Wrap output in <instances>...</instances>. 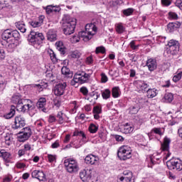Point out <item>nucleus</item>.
<instances>
[{
    "instance_id": "obj_7",
    "label": "nucleus",
    "mask_w": 182,
    "mask_h": 182,
    "mask_svg": "<svg viewBox=\"0 0 182 182\" xmlns=\"http://www.w3.org/2000/svg\"><path fill=\"white\" fill-rule=\"evenodd\" d=\"M16 107L18 112H22L23 113L28 112V114L31 117L35 114V113H36V110L35 109V105H31L29 104L23 105V102H22L21 104L18 105Z\"/></svg>"
},
{
    "instance_id": "obj_48",
    "label": "nucleus",
    "mask_w": 182,
    "mask_h": 182,
    "mask_svg": "<svg viewBox=\"0 0 182 182\" xmlns=\"http://www.w3.org/2000/svg\"><path fill=\"white\" fill-rule=\"evenodd\" d=\"M43 9H45L48 15H50V14H53V5H48L46 7H43Z\"/></svg>"
},
{
    "instance_id": "obj_63",
    "label": "nucleus",
    "mask_w": 182,
    "mask_h": 182,
    "mask_svg": "<svg viewBox=\"0 0 182 182\" xmlns=\"http://www.w3.org/2000/svg\"><path fill=\"white\" fill-rule=\"evenodd\" d=\"M60 144H59V141H55L54 143L52 144L51 147L52 149H58Z\"/></svg>"
},
{
    "instance_id": "obj_9",
    "label": "nucleus",
    "mask_w": 182,
    "mask_h": 182,
    "mask_svg": "<svg viewBox=\"0 0 182 182\" xmlns=\"http://www.w3.org/2000/svg\"><path fill=\"white\" fill-rule=\"evenodd\" d=\"M26 126V119L22 115H17L14 118V122L12 125L14 130H18V129H22Z\"/></svg>"
},
{
    "instance_id": "obj_51",
    "label": "nucleus",
    "mask_w": 182,
    "mask_h": 182,
    "mask_svg": "<svg viewBox=\"0 0 182 182\" xmlns=\"http://www.w3.org/2000/svg\"><path fill=\"white\" fill-rule=\"evenodd\" d=\"M57 117L58 119V122L60 124L63 123V113L62 112H59L57 114Z\"/></svg>"
},
{
    "instance_id": "obj_62",
    "label": "nucleus",
    "mask_w": 182,
    "mask_h": 182,
    "mask_svg": "<svg viewBox=\"0 0 182 182\" xmlns=\"http://www.w3.org/2000/svg\"><path fill=\"white\" fill-rule=\"evenodd\" d=\"M114 139L117 141H123L124 140V138L120 135H114Z\"/></svg>"
},
{
    "instance_id": "obj_35",
    "label": "nucleus",
    "mask_w": 182,
    "mask_h": 182,
    "mask_svg": "<svg viewBox=\"0 0 182 182\" xmlns=\"http://www.w3.org/2000/svg\"><path fill=\"white\" fill-rule=\"evenodd\" d=\"M14 38V39L13 41H16V42H18L21 38V34H19V31L17 30H15L14 31H11V38Z\"/></svg>"
},
{
    "instance_id": "obj_38",
    "label": "nucleus",
    "mask_w": 182,
    "mask_h": 182,
    "mask_svg": "<svg viewBox=\"0 0 182 182\" xmlns=\"http://www.w3.org/2000/svg\"><path fill=\"white\" fill-rule=\"evenodd\" d=\"M73 136H80L82 137L83 141H86V134H85V132H83L82 131H75V132H74Z\"/></svg>"
},
{
    "instance_id": "obj_19",
    "label": "nucleus",
    "mask_w": 182,
    "mask_h": 182,
    "mask_svg": "<svg viewBox=\"0 0 182 182\" xmlns=\"http://www.w3.org/2000/svg\"><path fill=\"white\" fill-rule=\"evenodd\" d=\"M146 66L150 72H153V70L157 69V63L156 60L150 58L146 61Z\"/></svg>"
},
{
    "instance_id": "obj_24",
    "label": "nucleus",
    "mask_w": 182,
    "mask_h": 182,
    "mask_svg": "<svg viewBox=\"0 0 182 182\" xmlns=\"http://www.w3.org/2000/svg\"><path fill=\"white\" fill-rule=\"evenodd\" d=\"M139 110H140V106L137 104L131 106L128 109L129 114H137V113H139Z\"/></svg>"
},
{
    "instance_id": "obj_17",
    "label": "nucleus",
    "mask_w": 182,
    "mask_h": 182,
    "mask_svg": "<svg viewBox=\"0 0 182 182\" xmlns=\"http://www.w3.org/2000/svg\"><path fill=\"white\" fill-rule=\"evenodd\" d=\"M47 39L50 41V42H55L56 39H58V35L56 34V31L53 29H50L47 32Z\"/></svg>"
},
{
    "instance_id": "obj_41",
    "label": "nucleus",
    "mask_w": 182,
    "mask_h": 182,
    "mask_svg": "<svg viewBox=\"0 0 182 182\" xmlns=\"http://www.w3.org/2000/svg\"><path fill=\"white\" fill-rule=\"evenodd\" d=\"M119 87H115L112 88V95L113 97H119L120 96V94H119Z\"/></svg>"
},
{
    "instance_id": "obj_47",
    "label": "nucleus",
    "mask_w": 182,
    "mask_h": 182,
    "mask_svg": "<svg viewBox=\"0 0 182 182\" xmlns=\"http://www.w3.org/2000/svg\"><path fill=\"white\" fill-rule=\"evenodd\" d=\"M95 53H106V48L103 46L97 47L95 50Z\"/></svg>"
},
{
    "instance_id": "obj_20",
    "label": "nucleus",
    "mask_w": 182,
    "mask_h": 182,
    "mask_svg": "<svg viewBox=\"0 0 182 182\" xmlns=\"http://www.w3.org/2000/svg\"><path fill=\"white\" fill-rule=\"evenodd\" d=\"M1 38L3 40L6 41V42L12 40V31H11V30L4 31L1 34Z\"/></svg>"
},
{
    "instance_id": "obj_22",
    "label": "nucleus",
    "mask_w": 182,
    "mask_h": 182,
    "mask_svg": "<svg viewBox=\"0 0 182 182\" xmlns=\"http://www.w3.org/2000/svg\"><path fill=\"white\" fill-rule=\"evenodd\" d=\"M62 75H64L65 77L72 78L73 76V73L70 72V70L66 66H63L61 69Z\"/></svg>"
},
{
    "instance_id": "obj_64",
    "label": "nucleus",
    "mask_w": 182,
    "mask_h": 182,
    "mask_svg": "<svg viewBox=\"0 0 182 182\" xmlns=\"http://www.w3.org/2000/svg\"><path fill=\"white\" fill-rule=\"evenodd\" d=\"M130 47L133 49V50H136V49L138 48V46L135 45L134 41H132L130 43Z\"/></svg>"
},
{
    "instance_id": "obj_5",
    "label": "nucleus",
    "mask_w": 182,
    "mask_h": 182,
    "mask_svg": "<svg viewBox=\"0 0 182 182\" xmlns=\"http://www.w3.org/2000/svg\"><path fill=\"white\" fill-rule=\"evenodd\" d=\"M45 40V36L42 33H38L34 31H31L28 35V41L30 42L31 45H39V41L42 42V41Z\"/></svg>"
},
{
    "instance_id": "obj_58",
    "label": "nucleus",
    "mask_w": 182,
    "mask_h": 182,
    "mask_svg": "<svg viewBox=\"0 0 182 182\" xmlns=\"http://www.w3.org/2000/svg\"><path fill=\"white\" fill-rule=\"evenodd\" d=\"M180 79H181V75H180V73H178L177 75L173 76V81L175 82V83H177V82H178Z\"/></svg>"
},
{
    "instance_id": "obj_27",
    "label": "nucleus",
    "mask_w": 182,
    "mask_h": 182,
    "mask_svg": "<svg viewBox=\"0 0 182 182\" xmlns=\"http://www.w3.org/2000/svg\"><path fill=\"white\" fill-rule=\"evenodd\" d=\"M11 102H13L15 105H21L22 102V98H21V95L19 94H16L13 95L11 98Z\"/></svg>"
},
{
    "instance_id": "obj_30",
    "label": "nucleus",
    "mask_w": 182,
    "mask_h": 182,
    "mask_svg": "<svg viewBox=\"0 0 182 182\" xmlns=\"http://www.w3.org/2000/svg\"><path fill=\"white\" fill-rule=\"evenodd\" d=\"M132 132H133V127L129 125V124H126L122 127V133L129 134V133H132Z\"/></svg>"
},
{
    "instance_id": "obj_16",
    "label": "nucleus",
    "mask_w": 182,
    "mask_h": 182,
    "mask_svg": "<svg viewBox=\"0 0 182 182\" xmlns=\"http://www.w3.org/2000/svg\"><path fill=\"white\" fill-rule=\"evenodd\" d=\"M180 26H181V23L178 21L175 23H169L167 25V31L168 32H174V31H177Z\"/></svg>"
},
{
    "instance_id": "obj_57",
    "label": "nucleus",
    "mask_w": 182,
    "mask_h": 182,
    "mask_svg": "<svg viewBox=\"0 0 182 182\" xmlns=\"http://www.w3.org/2000/svg\"><path fill=\"white\" fill-rule=\"evenodd\" d=\"M39 173H41V171L35 170L32 172L31 176L33 177V178H38Z\"/></svg>"
},
{
    "instance_id": "obj_32",
    "label": "nucleus",
    "mask_w": 182,
    "mask_h": 182,
    "mask_svg": "<svg viewBox=\"0 0 182 182\" xmlns=\"http://www.w3.org/2000/svg\"><path fill=\"white\" fill-rule=\"evenodd\" d=\"M136 86L141 90H146V89H147V87H149V85L147 83H146V82H144V81H138L136 82Z\"/></svg>"
},
{
    "instance_id": "obj_44",
    "label": "nucleus",
    "mask_w": 182,
    "mask_h": 182,
    "mask_svg": "<svg viewBox=\"0 0 182 182\" xmlns=\"http://www.w3.org/2000/svg\"><path fill=\"white\" fill-rule=\"evenodd\" d=\"M99 129V127L97 126H95V124H91L89 127V131L91 133H96L97 130Z\"/></svg>"
},
{
    "instance_id": "obj_42",
    "label": "nucleus",
    "mask_w": 182,
    "mask_h": 182,
    "mask_svg": "<svg viewBox=\"0 0 182 182\" xmlns=\"http://www.w3.org/2000/svg\"><path fill=\"white\" fill-rule=\"evenodd\" d=\"M116 31L117 33H123V32H124V27L122 23H118L116 25Z\"/></svg>"
},
{
    "instance_id": "obj_54",
    "label": "nucleus",
    "mask_w": 182,
    "mask_h": 182,
    "mask_svg": "<svg viewBox=\"0 0 182 182\" xmlns=\"http://www.w3.org/2000/svg\"><path fill=\"white\" fill-rule=\"evenodd\" d=\"M60 6L53 5V14H58V12H60Z\"/></svg>"
},
{
    "instance_id": "obj_45",
    "label": "nucleus",
    "mask_w": 182,
    "mask_h": 182,
    "mask_svg": "<svg viewBox=\"0 0 182 182\" xmlns=\"http://www.w3.org/2000/svg\"><path fill=\"white\" fill-rule=\"evenodd\" d=\"M133 12H134V10L133 9H130V8L123 10V14L126 16H130V15H132V14H133Z\"/></svg>"
},
{
    "instance_id": "obj_33",
    "label": "nucleus",
    "mask_w": 182,
    "mask_h": 182,
    "mask_svg": "<svg viewBox=\"0 0 182 182\" xmlns=\"http://www.w3.org/2000/svg\"><path fill=\"white\" fill-rule=\"evenodd\" d=\"M55 45L57 46L58 50H59L62 55H65V48H63V43L62 41H58L55 43Z\"/></svg>"
},
{
    "instance_id": "obj_59",
    "label": "nucleus",
    "mask_w": 182,
    "mask_h": 182,
    "mask_svg": "<svg viewBox=\"0 0 182 182\" xmlns=\"http://www.w3.org/2000/svg\"><path fill=\"white\" fill-rule=\"evenodd\" d=\"M31 25L33 26V28H38L41 26V23L40 21H31Z\"/></svg>"
},
{
    "instance_id": "obj_29",
    "label": "nucleus",
    "mask_w": 182,
    "mask_h": 182,
    "mask_svg": "<svg viewBox=\"0 0 182 182\" xmlns=\"http://www.w3.org/2000/svg\"><path fill=\"white\" fill-rule=\"evenodd\" d=\"M48 53L53 63H58L59 59H58V57H56V54L55 53V52H53L52 49H50L48 51Z\"/></svg>"
},
{
    "instance_id": "obj_56",
    "label": "nucleus",
    "mask_w": 182,
    "mask_h": 182,
    "mask_svg": "<svg viewBox=\"0 0 182 182\" xmlns=\"http://www.w3.org/2000/svg\"><path fill=\"white\" fill-rule=\"evenodd\" d=\"M171 1L172 0H161V4L164 5V6H170V5H171Z\"/></svg>"
},
{
    "instance_id": "obj_43",
    "label": "nucleus",
    "mask_w": 182,
    "mask_h": 182,
    "mask_svg": "<svg viewBox=\"0 0 182 182\" xmlns=\"http://www.w3.org/2000/svg\"><path fill=\"white\" fill-rule=\"evenodd\" d=\"M38 180L40 181H46V175L43 173V171H40L38 176H37Z\"/></svg>"
},
{
    "instance_id": "obj_53",
    "label": "nucleus",
    "mask_w": 182,
    "mask_h": 182,
    "mask_svg": "<svg viewBox=\"0 0 182 182\" xmlns=\"http://www.w3.org/2000/svg\"><path fill=\"white\" fill-rule=\"evenodd\" d=\"M48 159L50 163H53V161H56V156L55 155L48 154Z\"/></svg>"
},
{
    "instance_id": "obj_55",
    "label": "nucleus",
    "mask_w": 182,
    "mask_h": 182,
    "mask_svg": "<svg viewBox=\"0 0 182 182\" xmlns=\"http://www.w3.org/2000/svg\"><path fill=\"white\" fill-rule=\"evenodd\" d=\"M107 80H109V79L107 78V76L106 75V74L102 73L101 74V82L102 83H106V82H107Z\"/></svg>"
},
{
    "instance_id": "obj_34",
    "label": "nucleus",
    "mask_w": 182,
    "mask_h": 182,
    "mask_svg": "<svg viewBox=\"0 0 182 182\" xmlns=\"http://www.w3.org/2000/svg\"><path fill=\"white\" fill-rule=\"evenodd\" d=\"M111 95H112V92L109 89H106L102 92V98L105 99V100H107V99H110Z\"/></svg>"
},
{
    "instance_id": "obj_60",
    "label": "nucleus",
    "mask_w": 182,
    "mask_h": 182,
    "mask_svg": "<svg viewBox=\"0 0 182 182\" xmlns=\"http://www.w3.org/2000/svg\"><path fill=\"white\" fill-rule=\"evenodd\" d=\"M93 113L94 114H100V113H102V109H100V107H95L94 108H93Z\"/></svg>"
},
{
    "instance_id": "obj_13",
    "label": "nucleus",
    "mask_w": 182,
    "mask_h": 182,
    "mask_svg": "<svg viewBox=\"0 0 182 182\" xmlns=\"http://www.w3.org/2000/svg\"><path fill=\"white\" fill-rule=\"evenodd\" d=\"M124 176L119 178V182H134L133 181V173L129 170L124 171Z\"/></svg>"
},
{
    "instance_id": "obj_1",
    "label": "nucleus",
    "mask_w": 182,
    "mask_h": 182,
    "mask_svg": "<svg viewBox=\"0 0 182 182\" xmlns=\"http://www.w3.org/2000/svg\"><path fill=\"white\" fill-rule=\"evenodd\" d=\"M76 28V18L65 15L63 18L62 29L65 35H72Z\"/></svg>"
},
{
    "instance_id": "obj_21",
    "label": "nucleus",
    "mask_w": 182,
    "mask_h": 182,
    "mask_svg": "<svg viewBox=\"0 0 182 182\" xmlns=\"http://www.w3.org/2000/svg\"><path fill=\"white\" fill-rule=\"evenodd\" d=\"M171 140L169 138L165 137L164 139V143L161 144V149L163 151H168L170 149Z\"/></svg>"
},
{
    "instance_id": "obj_12",
    "label": "nucleus",
    "mask_w": 182,
    "mask_h": 182,
    "mask_svg": "<svg viewBox=\"0 0 182 182\" xmlns=\"http://www.w3.org/2000/svg\"><path fill=\"white\" fill-rule=\"evenodd\" d=\"M80 178L83 182H90L92 179V171L89 169H82L80 172Z\"/></svg>"
},
{
    "instance_id": "obj_11",
    "label": "nucleus",
    "mask_w": 182,
    "mask_h": 182,
    "mask_svg": "<svg viewBox=\"0 0 182 182\" xmlns=\"http://www.w3.org/2000/svg\"><path fill=\"white\" fill-rule=\"evenodd\" d=\"M68 85L66 82L59 83L55 85L53 89V93L55 96H63L65 94V90H66V87Z\"/></svg>"
},
{
    "instance_id": "obj_3",
    "label": "nucleus",
    "mask_w": 182,
    "mask_h": 182,
    "mask_svg": "<svg viewBox=\"0 0 182 182\" xmlns=\"http://www.w3.org/2000/svg\"><path fill=\"white\" fill-rule=\"evenodd\" d=\"M64 166L66 171L70 174H75L79 171L77 161L73 159H67L64 161Z\"/></svg>"
},
{
    "instance_id": "obj_15",
    "label": "nucleus",
    "mask_w": 182,
    "mask_h": 182,
    "mask_svg": "<svg viewBox=\"0 0 182 182\" xmlns=\"http://www.w3.org/2000/svg\"><path fill=\"white\" fill-rule=\"evenodd\" d=\"M97 160H99V158H97L96 156H94L93 154L87 155L84 159L86 164H91V166L95 164Z\"/></svg>"
},
{
    "instance_id": "obj_26",
    "label": "nucleus",
    "mask_w": 182,
    "mask_h": 182,
    "mask_svg": "<svg viewBox=\"0 0 182 182\" xmlns=\"http://www.w3.org/2000/svg\"><path fill=\"white\" fill-rule=\"evenodd\" d=\"M31 136H29L27 134H24L23 132H20L18 133V140L20 141V143H23L24 141H26L28 139H29Z\"/></svg>"
},
{
    "instance_id": "obj_14",
    "label": "nucleus",
    "mask_w": 182,
    "mask_h": 182,
    "mask_svg": "<svg viewBox=\"0 0 182 182\" xmlns=\"http://www.w3.org/2000/svg\"><path fill=\"white\" fill-rule=\"evenodd\" d=\"M0 157L5 161L6 166H9L8 163H11V154L9 152L6 151L5 149L0 150Z\"/></svg>"
},
{
    "instance_id": "obj_37",
    "label": "nucleus",
    "mask_w": 182,
    "mask_h": 182,
    "mask_svg": "<svg viewBox=\"0 0 182 182\" xmlns=\"http://www.w3.org/2000/svg\"><path fill=\"white\" fill-rule=\"evenodd\" d=\"M174 99V96L171 93H167L164 95V100L167 103H171Z\"/></svg>"
},
{
    "instance_id": "obj_25",
    "label": "nucleus",
    "mask_w": 182,
    "mask_h": 182,
    "mask_svg": "<svg viewBox=\"0 0 182 182\" xmlns=\"http://www.w3.org/2000/svg\"><path fill=\"white\" fill-rule=\"evenodd\" d=\"M146 96L149 99H153V97H156L157 96V90L155 88H149L146 91Z\"/></svg>"
},
{
    "instance_id": "obj_40",
    "label": "nucleus",
    "mask_w": 182,
    "mask_h": 182,
    "mask_svg": "<svg viewBox=\"0 0 182 182\" xmlns=\"http://www.w3.org/2000/svg\"><path fill=\"white\" fill-rule=\"evenodd\" d=\"M152 133H155V134H159V136H163V132H161V128H154L151 129V132L149 134V136Z\"/></svg>"
},
{
    "instance_id": "obj_50",
    "label": "nucleus",
    "mask_w": 182,
    "mask_h": 182,
    "mask_svg": "<svg viewBox=\"0 0 182 182\" xmlns=\"http://www.w3.org/2000/svg\"><path fill=\"white\" fill-rule=\"evenodd\" d=\"M168 15L169 19H178V15L173 11H170Z\"/></svg>"
},
{
    "instance_id": "obj_4",
    "label": "nucleus",
    "mask_w": 182,
    "mask_h": 182,
    "mask_svg": "<svg viewBox=\"0 0 182 182\" xmlns=\"http://www.w3.org/2000/svg\"><path fill=\"white\" fill-rule=\"evenodd\" d=\"M90 79V74H87L85 71H77L74 75L73 82L74 83H80V85H83V83H87Z\"/></svg>"
},
{
    "instance_id": "obj_52",
    "label": "nucleus",
    "mask_w": 182,
    "mask_h": 182,
    "mask_svg": "<svg viewBox=\"0 0 182 182\" xmlns=\"http://www.w3.org/2000/svg\"><path fill=\"white\" fill-rule=\"evenodd\" d=\"M80 92L82 93L84 96H87V94L89 93V90H87V87H82L80 89Z\"/></svg>"
},
{
    "instance_id": "obj_10",
    "label": "nucleus",
    "mask_w": 182,
    "mask_h": 182,
    "mask_svg": "<svg viewBox=\"0 0 182 182\" xmlns=\"http://www.w3.org/2000/svg\"><path fill=\"white\" fill-rule=\"evenodd\" d=\"M166 165L169 170H176V171L182 170V161L178 159H170L167 161Z\"/></svg>"
},
{
    "instance_id": "obj_18",
    "label": "nucleus",
    "mask_w": 182,
    "mask_h": 182,
    "mask_svg": "<svg viewBox=\"0 0 182 182\" xmlns=\"http://www.w3.org/2000/svg\"><path fill=\"white\" fill-rule=\"evenodd\" d=\"M45 106H46V98L45 97L40 98L36 103V107L39 109H41L42 112H46V108H45Z\"/></svg>"
},
{
    "instance_id": "obj_46",
    "label": "nucleus",
    "mask_w": 182,
    "mask_h": 182,
    "mask_svg": "<svg viewBox=\"0 0 182 182\" xmlns=\"http://www.w3.org/2000/svg\"><path fill=\"white\" fill-rule=\"evenodd\" d=\"M70 41L72 42V43H77V42H79V41H80V36H79L78 35H74L71 38Z\"/></svg>"
},
{
    "instance_id": "obj_23",
    "label": "nucleus",
    "mask_w": 182,
    "mask_h": 182,
    "mask_svg": "<svg viewBox=\"0 0 182 182\" xmlns=\"http://www.w3.org/2000/svg\"><path fill=\"white\" fill-rule=\"evenodd\" d=\"M16 27L20 32L22 33H25L26 32V26L25 25V23L23 21H18L15 23Z\"/></svg>"
},
{
    "instance_id": "obj_2",
    "label": "nucleus",
    "mask_w": 182,
    "mask_h": 182,
    "mask_svg": "<svg viewBox=\"0 0 182 182\" xmlns=\"http://www.w3.org/2000/svg\"><path fill=\"white\" fill-rule=\"evenodd\" d=\"M97 31V28L95 25L87 24L85 26V31L79 32L78 36L80 38H84L85 41H90V38L96 33Z\"/></svg>"
},
{
    "instance_id": "obj_39",
    "label": "nucleus",
    "mask_w": 182,
    "mask_h": 182,
    "mask_svg": "<svg viewBox=\"0 0 182 182\" xmlns=\"http://www.w3.org/2000/svg\"><path fill=\"white\" fill-rule=\"evenodd\" d=\"M82 55V53H80V52H79V50H75L70 53V58H73V59H79V58H80V55Z\"/></svg>"
},
{
    "instance_id": "obj_28",
    "label": "nucleus",
    "mask_w": 182,
    "mask_h": 182,
    "mask_svg": "<svg viewBox=\"0 0 182 182\" xmlns=\"http://www.w3.org/2000/svg\"><path fill=\"white\" fill-rule=\"evenodd\" d=\"M6 46H7V48H9V49H15V48H16V46H18V41L12 39V40H9L6 42Z\"/></svg>"
},
{
    "instance_id": "obj_36",
    "label": "nucleus",
    "mask_w": 182,
    "mask_h": 182,
    "mask_svg": "<svg viewBox=\"0 0 182 182\" xmlns=\"http://www.w3.org/2000/svg\"><path fill=\"white\" fill-rule=\"evenodd\" d=\"M14 141V138L11 134H7L5 136V143L7 146H11L12 144V141Z\"/></svg>"
},
{
    "instance_id": "obj_61",
    "label": "nucleus",
    "mask_w": 182,
    "mask_h": 182,
    "mask_svg": "<svg viewBox=\"0 0 182 182\" xmlns=\"http://www.w3.org/2000/svg\"><path fill=\"white\" fill-rule=\"evenodd\" d=\"M62 102L59 100H53V105L54 106H56V107H60V105H61Z\"/></svg>"
},
{
    "instance_id": "obj_6",
    "label": "nucleus",
    "mask_w": 182,
    "mask_h": 182,
    "mask_svg": "<svg viewBox=\"0 0 182 182\" xmlns=\"http://www.w3.org/2000/svg\"><path fill=\"white\" fill-rule=\"evenodd\" d=\"M119 160H127L132 159V149L127 146H121L117 151Z\"/></svg>"
},
{
    "instance_id": "obj_49",
    "label": "nucleus",
    "mask_w": 182,
    "mask_h": 182,
    "mask_svg": "<svg viewBox=\"0 0 182 182\" xmlns=\"http://www.w3.org/2000/svg\"><path fill=\"white\" fill-rule=\"evenodd\" d=\"M23 133L27 134V136H31L32 135V131L30 127H25L21 131Z\"/></svg>"
},
{
    "instance_id": "obj_8",
    "label": "nucleus",
    "mask_w": 182,
    "mask_h": 182,
    "mask_svg": "<svg viewBox=\"0 0 182 182\" xmlns=\"http://www.w3.org/2000/svg\"><path fill=\"white\" fill-rule=\"evenodd\" d=\"M168 48L166 50V53H168V56H174V55L177 54L179 49L178 41L171 40L168 43Z\"/></svg>"
},
{
    "instance_id": "obj_31",
    "label": "nucleus",
    "mask_w": 182,
    "mask_h": 182,
    "mask_svg": "<svg viewBox=\"0 0 182 182\" xmlns=\"http://www.w3.org/2000/svg\"><path fill=\"white\" fill-rule=\"evenodd\" d=\"M15 113H16V111H15V106H11V108L9 113L4 115L5 119H12L14 116H15Z\"/></svg>"
}]
</instances>
